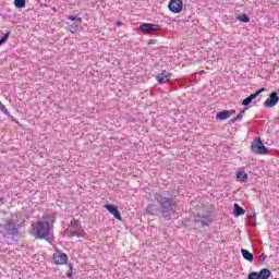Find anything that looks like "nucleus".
Here are the masks:
<instances>
[{
  "mask_svg": "<svg viewBox=\"0 0 279 279\" xmlns=\"http://www.w3.org/2000/svg\"><path fill=\"white\" fill-rule=\"evenodd\" d=\"M0 234L5 238L7 245H16V236H19V223L14 220L7 219L4 223H0Z\"/></svg>",
  "mask_w": 279,
  "mask_h": 279,
  "instance_id": "f257e3e1",
  "label": "nucleus"
},
{
  "mask_svg": "<svg viewBox=\"0 0 279 279\" xmlns=\"http://www.w3.org/2000/svg\"><path fill=\"white\" fill-rule=\"evenodd\" d=\"M156 202L159 204V211L166 221H170L171 215L174 213L175 201L160 194L155 195Z\"/></svg>",
  "mask_w": 279,
  "mask_h": 279,
  "instance_id": "f03ea898",
  "label": "nucleus"
},
{
  "mask_svg": "<svg viewBox=\"0 0 279 279\" xmlns=\"http://www.w3.org/2000/svg\"><path fill=\"white\" fill-rule=\"evenodd\" d=\"M35 230V239L51 241V238H49V234H51V227H49V220L38 221L36 223Z\"/></svg>",
  "mask_w": 279,
  "mask_h": 279,
  "instance_id": "7ed1b4c3",
  "label": "nucleus"
},
{
  "mask_svg": "<svg viewBox=\"0 0 279 279\" xmlns=\"http://www.w3.org/2000/svg\"><path fill=\"white\" fill-rule=\"evenodd\" d=\"M66 230L70 233L69 236L71 239H73V236H76L77 239H86L87 236V233H85L82 228V223L76 219L71 220Z\"/></svg>",
  "mask_w": 279,
  "mask_h": 279,
  "instance_id": "20e7f679",
  "label": "nucleus"
},
{
  "mask_svg": "<svg viewBox=\"0 0 279 279\" xmlns=\"http://www.w3.org/2000/svg\"><path fill=\"white\" fill-rule=\"evenodd\" d=\"M251 151L259 156H265V154H269V150L265 147L260 137H257L253 141V143L251 144Z\"/></svg>",
  "mask_w": 279,
  "mask_h": 279,
  "instance_id": "39448f33",
  "label": "nucleus"
},
{
  "mask_svg": "<svg viewBox=\"0 0 279 279\" xmlns=\"http://www.w3.org/2000/svg\"><path fill=\"white\" fill-rule=\"evenodd\" d=\"M138 29L142 34H154V32H160L161 27L158 24L143 23Z\"/></svg>",
  "mask_w": 279,
  "mask_h": 279,
  "instance_id": "423d86ee",
  "label": "nucleus"
},
{
  "mask_svg": "<svg viewBox=\"0 0 279 279\" xmlns=\"http://www.w3.org/2000/svg\"><path fill=\"white\" fill-rule=\"evenodd\" d=\"M184 8V2L182 0H170L168 4V9L172 14H180L182 12V9Z\"/></svg>",
  "mask_w": 279,
  "mask_h": 279,
  "instance_id": "0eeeda50",
  "label": "nucleus"
},
{
  "mask_svg": "<svg viewBox=\"0 0 279 279\" xmlns=\"http://www.w3.org/2000/svg\"><path fill=\"white\" fill-rule=\"evenodd\" d=\"M52 260H53L54 265H66V263L69 260V255H66V253L57 251L52 255Z\"/></svg>",
  "mask_w": 279,
  "mask_h": 279,
  "instance_id": "6e6552de",
  "label": "nucleus"
},
{
  "mask_svg": "<svg viewBox=\"0 0 279 279\" xmlns=\"http://www.w3.org/2000/svg\"><path fill=\"white\" fill-rule=\"evenodd\" d=\"M279 97L278 93L272 92L269 95V98L265 100L264 106L266 108H275V106H278Z\"/></svg>",
  "mask_w": 279,
  "mask_h": 279,
  "instance_id": "1a4fd4ad",
  "label": "nucleus"
},
{
  "mask_svg": "<svg viewBox=\"0 0 279 279\" xmlns=\"http://www.w3.org/2000/svg\"><path fill=\"white\" fill-rule=\"evenodd\" d=\"M232 114H236L235 110H223L216 114L217 121H226V119H230Z\"/></svg>",
  "mask_w": 279,
  "mask_h": 279,
  "instance_id": "9d476101",
  "label": "nucleus"
},
{
  "mask_svg": "<svg viewBox=\"0 0 279 279\" xmlns=\"http://www.w3.org/2000/svg\"><path fill=\"white\" fill-rule=\"evenodd\" d=\"M105 208L108 210V213H110V215H113L114 219H117L118 221H121L123 219L117 206L106 204Z\"/></svg>",
  "mask_w": 279,
  "mask_h": 279,
  "instance_id": "9b49d317",
  "label": "nucleus"
},
{
  "mask_svg": "<svg viewBox=\"0 0 279 279\" xmlns=\"http://www.w3.org/2000/svg\"><path fill=\"white\" fill-rule=\"evenodd\" d=\"M171 80V73H168L166 70H163L160 74L156 76V81L158 84H167Z\"/></svg>",
  "mask_w": 279,
  "mask_h": 279,
  "instance_id": "f8f14e48",
  "label": "nucleus"
},
{
  "mask_svg": "<svg viewBox=\"0 0 279 279\" xmlns=\"http://www.w3.org/2000/svg\"><path fill=\"white\" fill-rule=\"evenodd\" d=\"M146 214L153 217H158V215H160V207H158V205L155 204H149L146 207Z\"/></svg>",
  "mask_w": 279,
  "mask_h": 279,
  "instance_id": "ddd939ff",
  "label": "nucleus"
},
{
  "mask_svg": "<svg viewBox=\"0 0 279 279\" xmlns=\"http://www.w3.org/2000/svg\"><path fill=\"white\" fill-rule=\"evenodd\" d=\"M194 223H198L199 226H202V228H204L205 226H209L210 225V218H208V216H197L194 220Z\"/></svg>",
  "mask_w": 279,
  "mask_h": 279,
  "instance_id": "4468645a",
  "label": "nucleus"
},
{
  "mask_svg": "<svg viewBox=\"0 0 279 279\" xmlns=\"http://www.w3.org/2000/svg\"><path fill=\"white\" fill-rule=\"evenodd\" d=\"M256 276L257 278L259 279H269L270 276H271V270L267 269V268H264L262 269L259 272L256 271Z\"/></svg>",
  "mask_w": 279,
  "mask_h": 279,
  "instance_id": "2eb2a0df",
  "label": "nucleus"
},
{
  "mask_svg": "<svg viewBox=\"0 0 279 279\" xmlns=\"http://www.w3.org/2000/svg\"><path fill=\"white\" fill-rule=\"evenodd\" d=\"M241 254L244 260H248V263H254V254L250 253V251L242 248Z\"/></svg>",
  "mask_w": 279,
  "mask_h": 279,
  "instance_id": "dca6fc26",
  "label": "nucleus"
},
{
  "mask_svg": "<svg viewBox=\"0 0 279 279\" xmlns=\"http://www.w3.org/2000/svg\"><path fill=\"white\" fill-rule=\"evenodd\" d=\"M233 213L235 217H241L245 215V209H243V207H241L238 203H234Z\"/></svg>",
  "mask_w": 279,
  "mask_h": 279,
  "instance_id": "f3484780",
  "label": "nucleus"
},
{
  "mask_svg": "<svg viewBox=\"0 0 279 279\" xmlns=\"http://www.w3.org/2000/svg\"><path fill=\"white\" fill-rule=\"evenodd\" d=\"M245 110L247 109H242L235 118L231 119L230 123H236V121H242L245 114Z\"/></svg>",
  "mask_w": 279,
  "mask_h": 279,
  "instance_id": "a211bd4d",
  "label": "nucleus"
},
{
  "mask_svg": "<svg viewBox=\"0 0 279 279\" xmlns=\"http://www.w3.org/2000/svg\"><path fill=\"white\" fill-rule=\"evenodd\" d=\"M236 178L240 182H246L247 180V174L245 171H238L236 172Z\"/></svg>",
  "mask_w": 279,
  "mask_h": 279,
  "instance_id": "6ab92c4d",
  "label": "nucleus"
},
{
  "mask_svg": "<svg viewBox=\"0 0 279 279\" xmlns=\"http://www.w3.org/2000/svg\"><path fill=\"white\" fill-rule=\"evenodd\" d=\"M68 20L69 21H76L74 24L82 25V17H80V15H69Z\"/></svg>",
  "mask_w": 279,
  "mask_h": 279,
  "instance_id": "aec40b11",
  "label": "nucleus"
},
{
  "mask_svg": "<svg viewBox=\"0 0 279 279\" xmlns=\"http://www.w3.org/2000/svg\"><path fill=\"white\" fill-rule=\"evenodd\" d=\"M78 27H80V24H70L68 26V29L71 34H77Z\"/></svg>",
  "mask_w": 279,
  "mask_h": 279,
  "instance_id": "412c9836",
  "label": "nucleus"
},
{
  "mask_svg": "<svg viewBox=\"0 0 279 279\" xmlns=\"http://www.w3.org/2000/svg\"><path fill=\"white\" fill-rule=\"evenodd\" d=\"M14 5L17 10L25 8V0H14Z\"/></svg>",
  "mask_w": 279,
  "mask_h": 279,
  "instance_id": "4be33fe9",
  "label": "nucleus"
},
{
  "mask_svg": "<svg viewBox=\"0 0 279 279\" xmlns=\"http://www.w3.org/2000/svg\"><path fill=\"white\" fill-rule=\"evenodd\" d=\"M0 110L5 114L9 119H12V114H10V111H8V108H5V105L3 102H0Z\"/></svg>",
  "mask_w": 279,
  "mask_h": 279,
  "instance_id": "5701e85b",
  "label": "nucleus"
},
{
  "mask_svg": "<svg viewBox=\"0 0 279 279\" xmlns=\"http://www.w3.org/2000/svg\"><path fill=\"white\" fill-rule=\"evenodd\" d=\"M260 93H265V87H262L258 89L255 94H251L248 97L254 101V99H257Z\"/></svg>",
  "mask_w": 279,
  "mask_h": 279,
  "instance_id": "b1692460",
  "label": "nucleus"
},
{
  "mask_svg": "<svg viewBox=\"0 0 279 279\" xmlns=\"http://www.w3.org/2000/svg\"><path fill=\"white\" fill-rule=\"evenodd\" d=\"M238 21H241L242 23H250V16H247V14H241L238 16Z\"/></svg>",
  "mask_w": 279,
  "mask_h": 279,
  "instance_id": "393cba45",
  "label": "nucleus"
},
{
  "mask_svg": "<svg viewBox=\"0 0 279 279\" xmlns=\"http://www.w3.org/2000/svg\"><path fill=\"white\" fill-rule=\"evenodd\" d=\"M10 34H11V32H7V33L2 36V38L0 39V47H1V45H5V43H8V38H10Z\"/></svg>",
  "mask_w": 279,
  "mask_h": 279,
  "instance_id": "a878e982",
  "label": "nucleus"
},
{
  "mask_svg": "<svg viewBox=\"0 0 279 279\" xmlns=\"http://www.w3.org/2000/svg\"><path fill=\"white\" fill-rule=\"evenodd\" d=\"M250 223L256 226V213H252L250 217Z\"/></svg>",
  "mask_w": 279,
  "mask_h": 279,
  "instance_id": "bb28decb",
  "label": "nucleus"
},
{
  "mask_svg": "<svg viewBox=\"0 0 279 279\" xmlns=\"http://www.w3.org/2000/svg\"><path fill=\"white\" fill-rule=\"evenodd\" d=\"M252 99L251 97H246L243 101H242V106H244L245 108H247V106H250V104H252Z\"/></svg>",
  "mask_w": 279,
  "mask_h": 279,
  "instance_id": "cd10ccee",
  "label": "nucleus"
},
{
  "mask_svg": "<svg viewBox=\"0 0 279 279\" xmlns=\"http://www.w3.org/2000/svg\"><path fill=\"white\" fill-rule=\"evenodd\" d=\"M68 278H73V264H69V271L66 272Z\"/></svg>",
  "mask_w": 279,
  "mask_h": 279,
  "instance_id": "c85d7f7f",
  "label": "nucleus"
},
{
  "mask_svg": "<svg viewBox=\"0 0 279 279\" xmlns=\"http://www.w3.org/2000/svg\"><path fill=\"white\" fill-rule=\"evenodd\" d=\"M247 279H260V278L256 275V271H251L247 275Z\"/></svg>",
  "mask_w": 279,
  "mask_h": 279,
  "instance_id": "c756f323",
  "label": "nucleus"
},
{
  "mask_svg": "<svg viewBox=\"0 0 279 279\" xmlns=\"http://www.w3.org/2000/svg\"><path fill=\"white\" fill-rule=\"evenodd\" d=\"M53 221H56V218L52 216L51 217V223H53Z\"/></svg>",
  "mask_w": 279,
  "mask_h": 279,
  "instance_id": "7c9ffc66",
  "label": "nucleus"
},
{
  "mask_svg": "<svg viewBox=\"0 0 279 279\" xmlns=\"http://www.w3.org/2000/svg\"><path fill=\"white\" fill-rule=\"evenodd\" d=\"M118 25H121V22H118Z\"/></svg>",
  "mask_w": 279,
  "mask_h": 279,
  "instance_id": "2f4dec72",
  "label": "nucleus"
}]
</instances>
